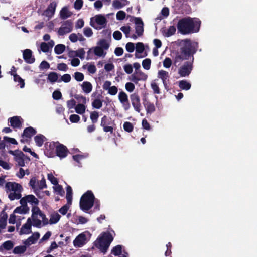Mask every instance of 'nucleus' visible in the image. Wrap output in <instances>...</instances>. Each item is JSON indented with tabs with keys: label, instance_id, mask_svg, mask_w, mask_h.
Listing matches in <instances>:
<instances>
[{
	"label": "nucleus",
	"instance_id": "obj_1",
	"mask_svg": "<svg viewBox=\"0 0 257 257\" xmlns=\"http://www.w3.org/2000/svg\"><path fill=\"white\" fill-rule=\"evenodd\" d=\"M180 46V48L175 53L173 64L175 66H178L183 60L190 59L186 61L178 70L180 76L186 77L189 75L193 69L194 55L196 53L199 45L198 42L186 39L181 41Z\"/></svg>",
	"mask_w": 257,
	"mask_h": 257
},
{
	"label": "nucleus",
	"instance_id": "obj_2",
	"mask_svg": "<svg viewBox=\"0 0 257 257\" xmlns=\"http://www.w3.org/2000/svg\"><path fill=\"white\" fill-rule=\"evenodd\" d=\"M194 19L190 17L180 19L177 24L178 31L183 35L198 32L201 22L200 21H194Z\"/></svg>",
	"mask_w": 257,
	"mask_h": 257
},
{
	"label": "nucleus",
	"instance_id": "obj_3",
	"mask_svg": "<svg viewBox=\"0 0 257 257\" xmlns=\"http://www.w3.org/2000/svg\"><path fill=\"white\" fill-rule=\"evenodd\" d=\"M23 190L22 185L15 182H8L5 184V191L10 192L8 198L11 201L20 199L22 197Z\"/></svg>",
	"mask_w": 257,
	"mask_h": 257
},
{
	"label": "nucleus",
	"instance_id": "obj_4",
	"mask_svg": "<svg viewBox=\"0 0 257 257\" xmlns=\"http://www.w3.org/2000/svg\"><path fill=\"white\" fill-rule=\"evenodd\" d=\"M95 196L91 191L88 190L82 195L80 200V208L84 211L87 212L94 205Z\"/></svg>",
	"mask_w": 257,
	"mask_h": 257
},
{
	"label": "nucleus",
	"instance_id": "obj_5",
	"mask_svg": "<svg viewBox=\"0 0 257 257\" xmlns=\"http://www.w3.org/2000/svg\"><path fill=\"white\" fill-rule=\"evenodd\" d=\"M98 241L95 243V246L99 248L103 253H105L110 244L113 240L112 234L109 232H103L101 236L97 239Z\"/></svg>",
	"mask_w": 257,
	"mask_h": 257
},
{
	"label": "nucleus",
	"instance_id": "obj_6",
	"mask_svg": "<svg viewBox=\"0 0 257 257\" xmlns=\"http://www.w3.org/2000/svg\"><path fill=\"white\" fill-rule=\"evenodd\" d=\"M8 153L14 156V159L17 163L19 166L24 167L25 166V159L30 160L29 157L25 156L24 153L19 150H9Z\"/></svg>",
	"mask_w": 257,
	"mask_h": 257
},
{
	"label": "nucleus",
	"instance_id": "obj_7",
	"mask_svg": "<svg viewBox=\"0 0 257 257\" xmlns=\"http://www.w3.org/2000/svg\"><path fill=\"white\" fill-rule=\"evenodd\" d=\"M113 121L112 120L110 117L104 115L101 119L100 126L102 127L103 130L105 133L109 132L110 134L113 133L114 128L113 125H115Z\"/></svg>",
	"mask_w": 257,
	"mask_h": 257
},
{
	"label": "nucleus",
	"instance_id": "obj_8",
	"mask_svg": "<svg viewBox=\"0 0 257 257\" xmlns=\"http://www.w3.org/2000/svg\"><path fill=\"white\" fill-rule=\"evenodd\" d=\"M36 206V205H34ZM32 219L33 221V225L37 228H40L42 225V221L37 218L38 215H40L42 212L37 206H33L32 208Z\"/></svg>",
	"mask_w": 257,
	"mask_h": 257
},
{
	"label": "nucleus",
	"instance_id": "obj_9",
	"mask_svg": "<svg viewBox=\"0 0 257 257\" xmlns=\"http://www.w3.org/2000/svg\"><path fill=\"white\" fill-rule=\"evenodd\" d=\"M57 145L56 149V156L60 159L65 158L68 154L69 151L68 148L64 145L61 144L58 141L56 142Z\"/></svg>",
	"mask_w": 257,
	"mask_h": 257
},
{
	"label": "nucleus",
	"instance_id": "obj_10",
	"mask_svg": "<svg viewBox=\"0 0 257 257\" xmlns=\"http://www.w3.org/2000/svg\"><path fill=\"white\" fill-rule=\"evenodd\" d=\"M72 29L73 23L71 20H68L62 24V26L58 31V33L59 35L63 36L65 34L71 32Z\"/></svg>",
	"mask_w": 257,
	"mask_h": 257
},
{
	"label": "nucleus",
	"instance_id": "obj_11",
	"mask_svg": "<svg viewBox=\"0 0 257 257\" xmlns=\"http://www.w3.org/2000/svg\"><path fill=\"white\" fill-rule=\"evenodd\" d=\"M57 145L56 142H52L47 143L45 145V154L50 158H53L56 156V149Z\"/></svg>",
	"mask_w": 257,
	"mask_h": 257
},
{
	"label": "nucleus",
	"instance_id": "obj_12",
	"mask_svg": "<svg viewBox=\"0 0 257 257\" xmlns=\"http://www.w3.org/2000/svg\"><path fill=\"white\" fill-rule=\"evenodd\" d=\"M130 98L132 105L135 110L138 112H140L141 104L140 96L137 93H134L130 95Z\"/></svg>",
	"mask_w": 257,
	"mask_h": 257
},
{
	"label": "nucleus",
	"instance_id": "obj_13",
	"mask_svg": "<svg viewBox=\"0 0 257 257\" xmlns=\"http://www.w3.org/2000/svg\"><path fill=\"white\" fill-rule=\"evenodd\" d=\"M37 133L36 130L32 126L26 127L23 131L21 136L23 138L20 140L22 143H25L27 142V139H31L32 137L35 135Z\"/></svg>",
	"mask_w": 257,
	"mask_h": 257
},
{
	"label": "nucleus",
	"instance_id": "obj_14",
	"mask_svg": "<svg viewBox=\"0 0 257 257\" xmlns=\"http://www.w3.org/2000/svg\"><path fill=\"white\" fill-rule=\"evenodd\" d=\"M134 20V23L136 24L135 31L138 37L143 35L144 32V23L142 19L140 17H132Z\"/></svg>",
	"mask_w": 257,
	"mask_h": 257
},
{
	"label": "nucleus",
	"instance_id": "obj_15",
	"mask_svg": "<svg viewBox=\"0 0 257 257\" xmlns=\"http://www.w3.org/2000/svg\"><path fill=\"white\" fill-rule=\"evenodd\" d=\"M32 219L30 218L27 219L26 223L23 224L19 231L20 235L28 234L32 232Z\"/></svg>",
	"mask_w": 257,
	"mask_h": 257
},
{
	"label": "nucleus",
	"instance_id": "obj_16",
	"mask_svg": "<svg viewBox=\"0 0 257 257\" xmlns=\"http://www.w3.org/2000/svg\"><path fill=\"white\" fill-rule=\"evenodd\" d=\"M8 122L10 123V125L13 128H21L22 127L23 120L18 116H15L8 119Z\"/></svg>",
	"mask_w": 257,
	"mask_h": 257
},
{
	"label": "nucleus",
	"instance_id": "obj_17",
	"mask_svg": "<svg viewBox=\"0 0 257 257\" xmlns=\"http://www.w3.org/2000/svg\"><path fill=\"white\" fill-rule=\"evenodd\" d=\"M23 59L28 64H32L35 61V58L32 55V51L29 49H26L23 51Z\"/></svg>",
	"mask_w": 257,
	"mask_h": 257
},
{
	"label": "nucleus",
	"instance_id": "obj_18",
	"mask_svg": "<svg viewBox=\"0 0 257 257\" xmlns=\"http://www.w3.org/2000/svg\"><path fill=\"white\" fill-rule=\"evenodd\" d=\"M86 241V236L84 233L78 235L73 241V244L76 247H80L83 246Z\"/></svg>",
	"mask_w": 257,
	"mask_h": 257
},
{
	"label": "nucleus",
	"instance_id": "obj_19",
	"mask_svg": "<svg viewBox=\"0 0 257 257\" xmlns=\"http://www.w3.org/2000/svg\"><path fill=\"white\" fill-rule=\"evenodd\" d=\"M145 50L144 44L142 42H138L136 44V53L135 57L136 58H142L147 56V52H145L144 55H141L139 54L142 53Z\"/></svg>",
	"mask_w": 257,
	"mask_h": 257
},
{
	"label": "nucleus",
	"instance_id": "obj_20",
	"mask_svg": "<svg viewBox=\"0 0 257 257\" xmlns=\"http://www.w3.org/2000/svg\"><path fill=\"white\" fill-rule=\"evenodd\" d=\"M158 77L162 80L165 88L167 89V82L169 78L168 72L163 70H159L158 73Z\"/></svg>",
	"mask_w": 257,
	"mask_h": 257
},
{
	"label": "nucleus",
	"instance_id": "obj_21",
	"mask_svg": "<svg viewBox=\"0 0 257 257\" xmlns=\"http://www.w3.org/2000/svg\"><path fill=\"white\" fill-rule=\"evenodd\" d=\"M56 8V3L55 2H52L48 6L47 8L44 11V15L49 18H51L53 16Z\"/></svg>",
	"mask_w": 257,
	"mask_h": 257
},
{
	"label": "nucleus",
	"instance_id": "obj_22",
	"mask_svg": "<svg viewBox=\"0 0 257 257\" xmlns=\"http://www.w3.org/2000/svg\"><path fill=\"white\" fill-rule=\"evenodd\" d=\"M39 237L40 233L38 232H34L31 236L25 241L24 244L26 245H30L31 244H34L37 242Z\"/></svg>",
	"mask_w": 257,
	"mask_h": 257
},
{
	"label": "nucleus",
	"instance_id": "obj_23",
	"mask_svg": "<svg viewBox=\"0 0 257 257\" xmlns=\"http://www.w3.org/2000/svg\"><path fill=\"white\" fill-rule=\"evenodd\" d=\"M143 104L146 109L147 113H152L155 111V107L154 104L148 101L146 98L143 99Z\"/></svg>",
	"mask_w": 257,
	"mask_h": 257
},
{
	"label": "nucleus",
	"instance_id": "obj_24",
	"mask_svg": "<svg viewBox=\"0 0 257 257\" xmlns=\"http://www.w3.org/2000/svg\"><path fill=\"white\" fill-rule=\"evenodd\" d=\"M129 4L127 0H114L112 6L116 9H119Z\"/></svg>",
	"mask_w": 257,
	"mask_h": 257
},
{
	"label": "nucleus",
	"instance_id": "obj_25",
	"mask_svg": "<svg viewBox=\"0 0 257 257\" xmlns=\"http://www.w3.org/2000/svg\"><path fill=\"white\" fill-rule=\"evenodd\" d=\"M14 246V243L12 241H6L0 246V251H3V250L7 251L10 250L13 248Z\"/></svg>",
	"mask_w": 257,
	"mask_h": 257
},
{
	"label": "nucleus",
	"instance_id": "obj_26",
	"mask_svg": "<svg viewBox=\"0 0 257 257\" xmlns=\"http://www.w3.org/2000/svg\"><path fill=\"white\" fill-rule=\"evenodd\" d=\"M72 15L68 9L66 7H63L60 12V17L61 19L65 20Z\"/></svg>",
	"mask_w": 257,
	"mask_h": 257
},
{
	"label": "nucleus",
	"instance_id": "obj_27",
	"mask_svg": "<svg viewBox=\"0 0 257 257\" xmlns=\"http://www.w3.org/2000/svg\"><path fill=\"white\" fill-rule=\"evenodd\" d=\"M81 87L85 93H89L92 90V85L88 81H84L81 84Z\"/></svg>",
	"mask_w": 257,
	"mask_h": 257
},
{
	"label": "nucleus",
	"instance_id": "obj_28",
	"mask_svg": "<svg viewBox=\"0 0 257 257\" xmlns=\"http://www.w3.org/2000/svg\"><path fill=\"white\" fill-rule=\"evenodd\" d=\"M37 185V182L35 177L31 178L29 182V185L32 187V189L34 190V192L36 195L39 197L40 198L39 196V193L40 191L36 188V185Z\"/></svg>",
	"mask_w": 257,
	"mask_h": 257
},
{
	"label": "nucleus",
	"instance_id": "obj_29",
	"mask_svg": "<svg viewBox=\"0 0 257 257\" xmlns=\"http://www.w3.org/2000/svg\"><path fill=\"white\" fill-rule=\"evenodd\" d=\"M66 198L67 201V204L71 205L72 200V189L71 186L69 185L66 187Z\"/></svg>",
	"mask_w": 257,
	"mask_h": 257
},
{
	"label": "nucleus",
	"instance_id": "obj_30",
	"mask_svg": "<svg viewBox=\"0 0 257 257\" xmlns=\"http://www.w3.org/2000/svg\"><path fill=\"white\" fill-rule=\"evenodd\" d=\"M95 22L99 25H105L107 20L105 17L101 15H96L95 17Z\"/></svg>",
	"mask_w": 257,
	"mask_h": 257
},
{
	"label": "nucleus",
	"instance_id": "obj_31",
	"mask_svg": "<svg viewBox=\"0 0 257 257\" xmlns=\"http://www.w3.org/2000/svg\"><path fill=\"white\" fill-rule=\"evenodd\" d=\"M179 87L182 90H188L190 89L191 85L186 80H183L179 82Z\"/></svg>",
	"mask_w": 257,
	"mask_h": 257
},
{
	"label": "nucleus",
	"instance_id": "obj_32",
	"mask_svg": "<svg viewBox=\"0 0 257 257\" xmlns=\"http://www.w3.org/2000/svg\"><path fill=\"white\" fill-rule=\"evenodd\" d=\"M176 31V27L174 26H170L166 30L164 31L163 35L165 37H170L174 35Z\"/></svg>",
	"mask_w": 257,
	"mask_h": 257
},
{
	"label": "nucleus",
	"instance_id": "obj_33",
	"mask_svg": "<svg viewBox=\"0 0 257 257\" xmlns=\"http://www.w3.org/2000/svg\"><path fill=\"white\" fill-rule=\"evenodd\" d=\"M45 139V136L41 134H39L34 137L35 143L38 147H41L43 145Z\"/></svg>",
	"mask_w": 257,
	"mask_h": 257
},
{
	"label": "nucleus",
	"instance_id": "obj_34",
	"mask_svg": "<svg viewBox=\"0 0 257 257\" xmlns=\"http://www.w3.org/2000/svg\"><path fill=\"white\" fill-rule=\"evenodd\" d=\"M58 75L56 72H51L48 75L47 79L51 83H54L58 81Z\"/></svg>",
	"mask_w": 257,
	"mask_h": 257
},
{
	"label": "nucleus",
	"instance_id": "obj_35",
	"mask_svg": "<svg viewBox=\"0 0 257 257\" xmlns=\"http://www.w3.org/2000/svg\"><path fill=\"white\" fill-rule=\"evenodd\" d=\"M26 250V247L25 245H20L15 247L13 252L15 254H21L24 253Z\"/></svg>",
	"mask_w": 257,
	"mask_h": 257
},
{
	"label": "nucleus",
	"instance_id": "obj_36",
	"mask_svg": "<svg viewBox=\"0 0 257 257\" xmlns=\"http://www.w3.org/2000/svg\"><path fill=\"white\" fill-rule=\"evenodd\" d=\"M94 53L98 57H104L106 54V52H104V50L99 46L94 47Z\"/></svg>",
	"mask_w": 257,
	"mask_h": 257
},
{
	"label": "nucleus",
	"instance_id": "obj_37",
	"mask_svg": "<svg viewBox=\"0 0 257 257\" xmlns=\"http://www.w3.org/2000/svg\"><path fill=\"white\" fill-rule=\"evenodd\" d=\"M27 202L30 203L32 205H37L39 203V200L33 195H26Z\"/></svg>",
	"mask_w": 257,
	"mask_h": 257
},
{
	"label": "nucleus",
	"instance_id": "obj_38",
	"mask_svg": "<svg viewBox=\"0 0 257 257\" xmlns=\"http://www.w3.org/2000/svg\"><path fill=\"white\" fill-rule=\"evenodd\" d=\"M29 211V207H24L23 206H19L17 207L14 211V213H18V214H26Z\"/></svg>",
	"mask_w": 257,
	"mask_h": 257
},
{
	"label": "nucleus",
	"instance_id": "obj_39",
	"mask_svg": "<svg viewBox=\"0 0 257 257\" xmlns=\"http://www.w3.org/2000/svg\"><path fill=\"white\" fill-rule=\"evenodd\" d=\"M66 47L64 44H58L55 46L54 52L56 54H61L65 50Z\"/></svg>",
	"mask_w": 257,
	"mask_h": 257
},
{
	"label": "nucleus",
	"instance_id": "obj_40",
	"mask_svg": "<svg viewBox=\"0 0 257 257\" xmlns=\"http://www.w3.org/2000/svg\"><path fill=\"white\" fill-rule=\"evenodd\" d=\"M61 216L57 213L52 214L50 217L49 222L51 224L57 223L60 220Z\"/></svg>",
	"mask_w": 257,
	"mask_h": 257
},
{
	"label": "nucleus",
	"instance_id": "obj_41",
	"mask_svg": "<svg viewBox=\"0 0 257 257\" xmlns=\"http://www.w3.org/2000/svg\"><path fill=\"white\" fill-rule=\"evenodd\" d=\"M122 252V246L121 245H117L114 246L111 250V253L113 254L115 256H118L121 254Z\"/></svg>",
	"mask_w": 257,
	"mask_h": 257
},
{
	"label": "nucleus",
	"instance_id": "obj_42",
	"mask_svg": "<svg viewBox=\"0 0 257 257\" xmlns=\"http://www.w3.org/2000/svg\"><path fill=\"white\" fill-rule=\"evenodd\" d=\"M97 44L99 45L100 47H101L103 50H107L109 47V44L107 42V41L102 39L100 40L98 43Z\"/></svg>",
	"mask_w": 257,
	"mask_h": 257
},
{
	"label": "nucleus",
	"instance_id": "obj_43",
	"mask_svg": "<svg viewBox=\"0 0 257 257\" xmlns=\"http://www.w3.org/2000/svg\"><path fill=\"white\" fill-rule=\"evenodd\" d=\"M14 81L17 82L20 85V88H23L25 86L24 80L18 74H15L14 77Z\"/></svg>",
	"mask_w": 257,
	"mask_h": 257
},
{
	"label": "nucleus",
	"instance_id": "obj_44",
	"mask_svg": "<svg viewBox=\"0 0 257 257\" xmlns=\"http://www.w3.org/2000/svg\"><path fill=\"white\" fill-rule=\"evenodd\" d=\"M76 112L80 114H83L85 111V106L84 104H78L75 106Z\"/></svg>",
	"mask_w": 257,
	"mask_h": 257
},
{
	"label": "nucleus",
	"instance_id": "obj_45",
	"mask_svg": "<svg viewBox=\"0 0 257 257\" xmlns=\"http://www.w3.org/2000/svg\"><path fill=\"white\" fill-rule=\"evenodd\" d=\"M135 72L137 75L138 78H139L140 81H145L148 78L147 75L141 70L136 71Z\"/></svg>",
	"mask_w": 257,
	"mask_h": 257
},
{
	"label": "nucleus",
	"instance_id": "obj_46",
	"mask_svg": "<svg viewBox=\"0 0 257 257\" xmlns=\"http://www.w3.org/2000/svg\"><path fill=\"white\" fill-rule=\"evenodd\" d=\"M92 106L96 109H100L102 106V101L99 99H95L92 103Z\"/></svg>",
	"mask_w": 257,
	"mask_h": 257
},
{
	"label": "nucleus",
	"instance_id": "obj_47",
	"mask_svg": "<svg viewBox=\"0 0 257 257\" xmlns=\"http://www.w3.org/2000/svg\"><path fill=\"white\" fill-rule=\"evenodd\" d=\"M151 64V60L149 58L144 59L142 62L143 67L146 70L150 69Z\"/></svg>",
	"mask_w": 257,
	"mask_h": 257
},
{
	"label": "nucleus",
	"instance_id": "obj_48",
	"mask_svg": "<svg viewBox=\"0 0 257 257\" xmlns=\"http://www.w3.org/2000/svg\"><path fill=\"white\" fill-rule=\"evenodd\" d=\"M123 128L126 132L131 133L133 131L134 126L131 122H125L123 124Z\"/></svg>",
	"mask_w": 257,
	"mask_h": 257
},
{
	"label": "nucleus",
	"instance_id": "obj_49",
	"mask_svg": "<svg viewBox=\"0 0 257 257\" xmlns=\"http://www.w3.org/2000/svg\"><path fill=\"white\" fill-rule=\"evenodd\" d=\"M90 117L93 123H96L99 117L98 112L95 111L92 112L90 114Z\"/></svg>",
	"mask_w": 257,
	"mask_h": 257
},
{
	"label": "nucleus",
	"instance_id": "obj_50",
	"mask_svg": "<svg viewBox=\"0 0 257 257\" xmlns=\"http://www.w3.org/2000/svg\"><path fill=\"white\" fill-rule=\"evenodd\" d=\"M53 188L54 191L57 193V194L61 196H63L64 195V191L61 185L58 184V185H56V186Z\"/></svg>",
	"mask_w": 257,
	"mask_h": 257
},
{
	"label": "nucleus",
	"instance_id": "obj_51",
	"mask_svg": "<svg viewBox=\"0 0 257 257\" xmlns=\"http://www.w3.org/2000/svg\"><path fill=\"white\" fill-rule=\"evenodd\" d=\"M70 204H68L67 203L64 206H63L61 208L59 209V212L63 215H65L67 213L68 210L69 209Z\"/></svg>",
	"mask_w": 257,
	"mask_h": 257
},
{
	"label": "nucleus",
	"instance_id": "obj_52",
	"mask_svg": "<svg viewBox=\"0 0 257 257\" xmlns=\"http://www.w3.org/2000/svg\"><path fill=\"white\" fill-rule=\"evenodd\" d=\"M151 88L152 89L154 94H159L161 93L160 89L156 83H155V82L151 83Z\"/></svg>",
	"mask_w": 257,
	"mask_h": 257
},
{
	"label": "nucleus",
	"instance_id": "obj_53",
	"mask_svg": "<svg viewBox=\"0 0 257 257\" xmlns=\"http://www.w3.org/2000/svg\"><path fill=\"white\" fill-rule=\"evenodd\" d=\"M48 179L54 185H57L58 184V179L51 173L48 174Z\"/></svg>",
	"mask_w": 257,
	"mask_h": 257
},
{
	"label": "nucleus",
	"instance_id": "obj_54",
	"mask_svg": "<svg viewBox=\"0 0 257 257\" xmlns=\"http://www.w3.org/2000/svg\"><path fill=\"white\" fill-rule=\"evenodd\" d=\"M74 77L76 81L79 82L83 81L84 78V76L83 74L79 72H75Z\"/></svg>",
	"mask_w": 257,
	"mask_h": 257
},
{
	"label": "nucleus",
	"instance_id": "obj_55",
	"mask_svg": "<svg viewBox=\"0 0 257 257\" xmlns=\"http://www.w3.org/2000/svg\"><path fill=\"white\" fill-rule=\"evenodd\" d=\"M74 98L78 101L79 102H81L83 104H85L86 103V97L83 96L80 94H75L74 95Z\"/></svg>",
	"mask_w": 257,
	"mask_h": 257
},
{
	"label": "nucleus",
	"instance_id": "obj_56",
	"mask_svg": "<svg viewBox=\"0 0 257 257\" xmlns=\"http://www.w3.org/2000/svg\"><path fill=\"white\" fill-rule=\"evenodd\" d=\"M40 48L42 52L46 53L49 52L50 50V46L48 44L45 42H42L40 45Z\"/></svg>",
	"mask_w": 257,
	"mask_h": 257
},
{
	"label": "nucleus",
	"instance_id": "obj_57",
	"mask_svg": "<svg viewBox=\"0 0 257 257\" xmlns=\"http://www.w3.org/2000/svg\"><path fill=\"white\" fill-rule=\"evenodd\" d=\"M71 77L70 74H65L61 76L60 80H58V82L63 81L65 83L69 82L71 81Z\"/></svg>",
	"mask_w": 257,
	"mask_h": 257
},
{
	"label": "nucleus",
	"instance_id": "obj_58",
	"mask_svg": "<svg viewBox=\"0 0 257 257\" xmlns=\"http://www.w3.org/2000/svg\"><path fill=\"white\" fill-rule=\"evenodd\" d=\"M83 4V0H76L74 4V7L77 10H80Z\"/></svg>",
	"mask_w": 257,
	"mask_h": 257
},
{
	"label": "nucleus",
	"instance_id": "obj_59",
	"mask_svg": "<svg viewBox=\"0 0 257 257\" xmlns=\"http://www.w3.org/2000/svg\"><path fill=\"white\" fill-rule=\"evenodd\" d=\"M125 48L128 52L132 53L135 50V45L132 42H128L125 46Z\"/></svg>",
	"mask_w": 257,
	"mask_h": 257
},
{
	"label": "nucleus",
	"instance_id": "obj_60",
	"mask_svg": "<svg viewBox=\"0 0 257 257\" xmlns=\"http://www.w3.org/2000/svg\"><path fill=\"white\" fill-rule=\"evenodd\" d=\"M85 52L83 48L79 49L76 51V56L79 57L80 59H84L85 57Z\"/></svg>",
	"mask_w": 257,
	"mask_h": 257
},
{
	"label": "nucleus",
	"instance_id": "obj_61",
	"mask_svg": "<svg viewBox=\"0 0 257 257\" xmlns=\"http://www.w3.org/2000/svg\"><path fill=\"white\" fill-rule=\"evenodd\" d=\"M53 98L54 100H59L62 98V94L59 90H55L52 94Z\"/></svg>",
	"mask_w": 257,
	"mask_h": 257
},
{
	"label": "nucleus",
	"instance_id": "obj_62",
	"mask_svg": "<svg viewBox=\"0 0 257 257\" xmlns=\"http://www.w3.org/2000/svg\"><path fill=\"white\" fill-rule=\"evenodd\" d=\"M121 103L123 108L125 111H127L131 108V105L128 99H125V100L120 102Z\"/></svg>",
	"mask_w": 257,
	"mask_h": 257
},
{
	"label": "nucleus",
	"instance_id": "obj_63",
	"mask_svg": "<svg viewBox=\"0 0 257 257\" xmlns=\"http://www.w3.org/2000/svg\"><path fill=\"white\" fill-rule=\"evenodd\" d=\"M80 116L77 114H72L70 116L69 119L72 123H77L80 120Z\"/></svg>",
	"mask_w": 257,
	"mask_h": 257
},
{
	"label": "nucleus",
	"instance_id": "obj_64",
	"mask_svg": "<svg viewBox=\"0 0 257 257\" xmlns=\"http://www.w3.org/2000/svg\"><path fill=\"white\" fill-rule=\"evenodd\" d=\"M172 64V61L170 58L166 57L163 61V66L164 67L168 68L170 67Z\"/></svg>",
	"mask_w": 257,
	"mask_h": 257
}]
</instances>
